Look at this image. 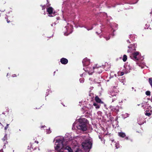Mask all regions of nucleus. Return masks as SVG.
<instances>
[{
    "label": "nucleus",
    "instance_id": "obj_1",
    "mask_svg": "<svg viewBox=\"0 0 152 152\" xmlns=\"http://www.w3.org/2000/svg\"><path fill=\"white\" fill-rule=\"evenodd\" d=\"M56 142L58 143L56 145V147H55L56 150L57 151L59 149H64L65 150H67L69 152H72V151L71 148L69 146H67L65 147H64L63 144V140L59 139L57 140Z\"/></svg>",
    "mask_w": 152,
    "mask_h": 152
},
{
    "label": "nucleus",
    "instance_id": "obj_2",
    "mask_svg": "<svg viewBox=\"0 0 152 152\" xmlns=\"http://www.w3.org/2000/svg\"><path fill=\"white\" fill-rule=\"evenodd\" d=\"M87 121L86 118H83L80 120L79 123L77 127L78 129L85 131L87 129Z\"/></svg>",
    "mask_w": 152,
    "mask_h": 152
},
{
    "label": "nucleus",
    "instance_id": "obj_3",
    "mask_svg": "<svg viewBox=\"0 0 152 152\" xmlns=\"http://www.w3.org/2000/svg\"><path fill=\"white\" fill-rule=\"evenodd\" d=\"M82 146L85 149H90L92 147V143L89 139L85 140L82 143Z\"/></svg>",
    "mask_w": 152,
    "mask_h": 152
},
{
    "label": "nucleus",
    "instance_id": "obj_4",
    "mask_svg": "<svg viewBox=\"0 0 152 152\" xmlns=\"http://www.w3.org/2000/svg\"><path fill=\"white\" fill-rule=\"evenodd\" d=\"M110 97L112 98V102L114 101L119 103L120 102L117 100L118 97V94L115 92H112L110 93Z\"/></svg>",
    "mask_w": 152,
    "mask_h": 152
},
{
    "label": "nucleus",
    "instance_id": "obj_5",
    "mask_svg": "<svg viewBox=\"0 0 152 152\" xmlns=\"http://www.w3.org/2000/svg\"><path fill=\"white\" fill-rule=\"evenodd\" d=\"M94 70L95 72L100 73L103 71V66H100L98 64H96L94 66Z\"/></svg>",
    "mask_w": 152,
    "mask_h": 152
},
{
    "label": "nucleus",
    "instance_id": "obj_6",
    "mask_svg": "<svg viewBox=\"0 0 152 152\" xmlns=\"http://www.w3.org/2000/svg\"><path fill=\"white\" fill-rule=\"evenodd\" d=\"M142 107L144 109L146 112H148L151 109V107L148 102H145L143 104Z\"/></svg>",
    "mask_w": 152,
    "mask_h": 152
},
{
    "label": "nucleus",
    "instance_id": "obj_7",
    "mask_svg": "<svg viewBox=\"0 0 152 152\" xmlns=\"http://www.w3.org/2000/svg\"><path fill=\"white\" fill-rule=\"evenodd\" d=\"M82 62L83 66H88L90 64V60L87 58L83 59Z\"/></svg>",
    "mask_w": 152,
    "mask_h": 152
},
{
    "label": "nucleus",
    "instance_id": "obj_8",
    "mask_svg": "<svg viewBox=\"0 0 152 152\" xmlns=\"http://www.w3.org/2000/svg\"><path fill=\"white\" fill-rule=\"evenodd\" d=\"M86 71L88 72L89 75H92L94 72H95L94 70V66L92 68L87 67L86 68Z\"/></svg>",
    "mask_w": 152,
    "mask_h": 152
},
{
    "label": "nucleus",
    "instance_id": "obj_9",
    "mask_svg": "<svg viewBox=\"0 0 152 152\" xmlns=\"http://www.w3.org/2000/svg\"><path fill=\"white\" fill-rule=\"evenodd\" d=\"M110 108L111 110L113 111H114L116 113H118L119 111V107L118 106H117L116 107L110 106Z\"/></svg>",
    "mask_w": 152,
    "mask_h": 152
},
{
    "label": "nucleus",
    "instance_id": "obj_10",
    "mask_svg": "<svg viewBox=\"0 0 152 152\" xmlns=\"http://www.w3.org/2000/svg\"><path fill=\"white\" fill-rule=\"evenodd\" d=\"M134 44L133 45H130L129 46H128V48H129V49L128 50V52H131L135 50V47L134 46Z\"/></svg>",
    "mask_w": 152,
    "mask_h": 152
},
{
    "label": "nucleus",
    "instance_id": "obj_11",
    "mask_svg": "<svg viewBox=\"0 0 152 152\" xmlns=\"http://www.w3.org/2000/svg\"><path fill=\"white\" fill-rule=\"evenodd\" d=\"M53 9L51 7H50L47 9V11L49 14L51 15L53 13Z\"/></svg>",
    "mask_w": 152,
    "mask_h": 152
},
{
    "label": "nucleus",
    "instance_id": "obj_12",
    "mask_svg": "<svg viewBox=\"0 0 152 152\" xmlns=\"http://www.w3.org/2000/svg\"><path fill=\"white\" fill-rule=\"evenodd\" d=\"M60 62L62 64H66L68 63V60L67 59L63 58L60 59Z\"/></svg>",
    "mask_w": 152,
    "mask_h": 152
},
{
    "label": "nucleus",
    "instance_id": "obj_13",
    "mask_svg": "<svg viewBox=\"0 0 152 152\" xmlns=\"http://www.w3.org/2000/svg\"><path fill=\"white\" fill-rule=\"evenodd\" d=\"M95 100L96 102L98 103L102 104L103 103V102L101 100V99L99 97L97 96L95 97Z\"/></svg>",
    "mask_w": 152,
    "mask_h": 152
},
{
    "label": "nucleus",
    "instance_id": "obj_14",
    "mask_svg": "<svg viewBox=\"0 0 152 152\" xmlns=\"http://www.w3.org/2000/svg\"><path fill=\"white\" fill-rule=\"evenodd\" d=\"M131 58L134 61H137L138 60L137 56H134L133 54H132L130 56Z\"/></svg>",
    "mask_w": 152,
    "mask_h": 152
},
{
    "label": "nucleus",
    "instance_id": "obj_15",
    "mask_svg": "<svg viewBox=\"0 0 152 152\" xmlns=\"http://www.w3.org/2000/svg\"><path fill=\"white\" fill-rule=\"evenodd\" d=\"M118 135L123 138L124 137L126 136L125 134L124 133L122 132H118Z\"/></svg>",
    "mask_w": 152,
    "mask_h": 152
},
{
    "label": "nucleus",
    "instance_id": "obj_16",
    "mask_svg": "<svg viewBox=\"0 0 152 152\" xmlns=\"http://www.w3.org/2000/svg\"><path fill=\"white\" fill-rule=\"evenodd\" d=\"M93 105L95 107L96 109L99 108L100 106V105H99L97 103H94Z\"/></svg>",
    "mask_w": 152,
    "mask_h": 152
},
{
    "label": "nucleus",
    "instance_id": "obj_17",
    "mask_svg": "<svg viewBox=\"0 0 152 152\" xmlns=\"http://www.w3.org/2000/svg\"><path fill=\"white\" fill-rule=\"evenodd\" d=\"M127 59V57L126 55H124L123 58V60L124 61H126Z\"/></svg>",
    "mask_w": 152,
    "mask_h": 152
},
{
    "label": "nucleus",
    "instance_id": "obj_18",
    "mask_svg": "<svg viewBox=\"0 0 152 152\" xmlns=\"http://www.w3.org/2000/svg\"><path fill=\"white\" fill-rule=\"evenodd\" d=\"M109 115V117H110V120L112 121V119L113 118V117H111V114H110V113H109V115H107V117H108V115Z\"/></svg>",
    "mask_w": 152,
    "mask_h": 152
},
{
    "label": "nucleus",
    "instance_id": "obj_19",
    "mask_svg": "<svg viewBox=\"0 0 152 152\" xmlns=\"http://www.w3.org/2000/svg\"><path fill=\"white\" fill-rule=\"evenodd\" d=\"M132 54H133L134 56H137L139 55V53L138 52H136L133 53Z\"/></svg>",
    "mask_w": 152,
    "mask_h": 152
},
{
    "label": "nucleus",
    "instance_id": "obj_20",
    "mask_svg": "<svg viewBox=\"0 0 152 152\" xmlns=\"http://www.w3.org/2000/svg\"><path fill=\"white\" fill-rule=\"evenodd\" d=\"M145 114L146 115L149 116L151 115V113H150L146 112L145 113Z\"/></svg>",
    "mask_w": 152,
    "mask_h": 152
},
{
    "label": "nucleus",
    "instance_id": "obj_21",
    "mask_svg": "<svg viewBox=\"0 0 152 152\" xmlns=\"http://www.w3.org/2000/svg\"><path fill=\"white\" fill-rule=\"evenodd\" d=\"M145 94L148 96L150 95V91H147L146 92Z\"/></svg>",
    "mask_w": 152,
    "mask_h": 152
},
{
    "label": "nucleus",
    "instance_id": "obj_22",
    "mask_svg": "<svg viewBox=\"0 0 152 152\" xmlns=\"http://www.w3.org/2000/svg\"><path fill=\"white\" fill-rule=\"evenodd\" d=\"M9 125V124H7L6 126L4 128V129L5 130H6L7 129V128H8Z\"/></svg>",
    "mask_w": 152,
    "mask_h": 152
},
{
    "label": "nucleus",
    "instance_id": "obj_23",
    "mask_svg": "<svg viewBox=\"0 0 152 152\" xmlns=\"http://www.w3.org/2000/svg\"><path fill=\"white\" fill-rule=\"evenodd\" d=\"M7 21L8 23H9L10 22H11L13 21L12 20L11 21H10V20H9V19L8 18H7Z\"/></svg>",
    "mask_w": 152,
    "mask_h": 152
},
{
    "label": "nucleus",
    "instance_id": "obj_24",
    "mask_svg": "<svg viewBox=\"0 0 152 152\" xmlns=\"http://www.w3.org/2000/svg\"><path fill=\"white\" fill-rule=\"evenodd\" d=\"M124 74V72H120V76H122Z\"/></svg>",
    "mask_w": 152,
    "mask_h": 152
},
{
    "label": "nucleus",
    "instance_id": "obj_25",
    "mask_svg": "<svg viewBox=\"0 0 152 152\" xmlns=\"http://www.w3.org/2000/svg\"><path fill=\"white\" fill-rule=\"evenodd\" d=\"M105 38L106 40H108L110 39V37H106Z\"/></svg>",
    "mask_w": 152,
    "mask_h": 152
},
{
    "label": "nucleus",
    "instance_id": "obj_26",
    "mask_svg": "<svg viewBox=\"0 0 152 152\" xmlns=\"http://www.w3.org/2000/svg\"><path fill=\"white\" fill-rule=\"evenodd\" d=\"M35 142H36V143H37L38 144V143L39 142H38V141H35Z\"/></svg>",
    "mask_w": 152,
    "mask_h": 152
},
{
    "label": "nucleus",
    "instance_id": "obj_27",
    "mask_svg": "<svg viewBox=\"0 0 152 152\" xmlns=\"http://www.w3.org/2000/svg\"><path fill=\"white\" fill-rule=\"evenodd\" d=\"M127 42H129V43H130V41H129V40H127Z\"/></svg>",
    "mask_w": 152,
    "mask_h": 152
},
{
    "label": "nucleus",
    "instance_id": "obj_28",
    "mask_svg": "<svg viewBox=\"0 0 152 152\" xmlns=\"http://www.w3.org/2000/svg\"><path fill=\"white\" fill-rule=\"evenodd\" d=\"M58 152H64L61 151H59Z\"/></svg>",
    "mask_w": 152,
    "mask_h": 152
},
{
    "label": "nucleus",
    "instance_id": "obj_29",
    "mask_svg": "<svg viewBox=\"0 0 152 152\" xmlns=\"http://www.w3.org/2000/svg\"><path fill=\"white\" fill-rule=\"evenodd\" d=\"M99 138L100 139H101V137H100V136H99Z\"/></svg>",
    "mask_w": 152,
    "mask_h": 152
},
{
    "label": "nucleus",
    "instance_id": "obj_30",
    "mask_svg": "<svg viewBox=\"0 0 152 152\" xmlns=\"http://www.w3.org/2000/svg\"><path fill=\"white\" fill-rule=\"evenodd\" d=\"M55 72H54V74H55Z\"/></svg>",
    "mask_w": 152,
    "mask_h": 152
},
{
    "label": "nucleus",
    "instance_id": "obj_31",
    "mask_svg": "<svg viewBox=\"0 0 152 152\" xmlns=\"http://www.w3.org/2000/svg\"><path fill=\"white\" fill-rule=\"evenodd\" d=\"M50 16H53L52 15H50Z\"/></svg>",
    "mask_w": 152,
    "mask_h": 152
},
{
    "label": "nucleus",
    "instance_id": "obj_32",
    "mask_svg": "<svg viewBox=\"0 0 152 152\" xmlns=\"http://www.w3.org/2000/svg\"><path fill=\"white\" fill-rule=\"evenodd\" d=\"M32 145L31 146V147H32Z\"/></svg>",
    "mask_w": 152,
    "mask_h": 152
}]
</instances>
